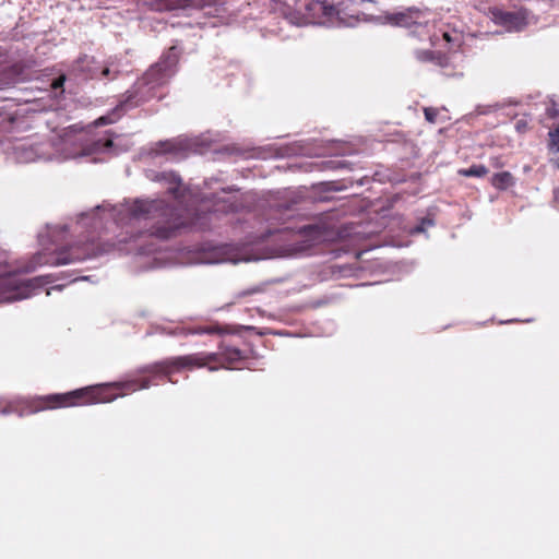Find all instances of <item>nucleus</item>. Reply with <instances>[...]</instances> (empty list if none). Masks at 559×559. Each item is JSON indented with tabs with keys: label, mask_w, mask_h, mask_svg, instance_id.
Here are the masks:
<instances>
[{
	"label": "nucleus",
	"mask_w": 559,
	"mask_h": 559,
	"mask_svg": "<svg viewBox=\"0 0 559 559\" xmlns=\"http://www.w3.org/2000/svg\"><path fill=\"white\" fill-rule=\"evenodd\" d=\"M513 177L509 171L495 174L491 178V185L499 189L504 190L512 185Z\"/></svg>",
	"instance_id": "4468645a"
},
{
	"label": "nucleus",
	"mask_w": 559,
	"mask_h": 559,
	"mask_svg": "<svg viewBox=\"0 0 559 559\" xmlns=\"http://www.w3.org/2000/svg\"><path fill=\"white\" fill-rule=\"evenodd\" d=\"M421 230H423L421 227L416 228V231H421Z\"/></svg>",
	"instance_id": "cd10ccee"
},
{
	"label": "nucleus",
	"mask_w": 559,
	"mask_h": 559,
	"mask_svg": "<svg viewBox=\"0 0 559 559\" xmlns=\"http://www.w3.org/2000/svg\"><path fill=\"white\" fill-rule=\"evenodd\" d=\"M438 114H439L438 109H436V108H432V107L424 108L425 118L430 123H435L437 121Z\"/></svg>",
	"instance_id": "aec40b11"
},
{
	"label": "nucleus",
	"mask_w": 559,
	"mask_h": 559,
	"mask_svg": "<svg viewBox=\"0 0 559 559\" xmlns=\"http://www.w3.org/2000/svg\"><path fill=\"white\" fill-rule=\"evenodd\" d=\"M459 174L464 177H485L488 168L484 165H472L469 168L460 169Z\"/></svg>",
	"instance_id": "f3484780"
},
{
	"label": "nucleus",
	"mask_w": 559,
	"mask_h": 559,
	"mask_svg": "<svg viewBox=\"0 0 559 559\" xmlns=\"http://www.w3.org/2000/svg\"><path fill=\"white\" fill-rule=\"evenodd\" d=\"M214 354L218 356V359L213 362L217 369H237V365L246 359V355L239 348L225 344H221L219 350Z\"/></svg>",
	"instance_id": "1a4fd4ad"
},
{
	"label": "nucleus",
	"mask_w": 559,
	"mask_h": 559,
	"mask_svg": "<svg viewBox=\"0 0 559 559\" xmlns=\"http://www.w3.org/2000/svg\"><path fill=\"white\" fill-rule=\"evenodd\" d=\"M511 15V13H504V21H507V17H510Z\"/></svg>",
	"instance_id": "a878e982"
},
{
	"label": "nucleus",
	"mask_w": 559,
	"mask_h": 559,
	"mask_svg": "<svg viewBox=\"0 0 559 559\" xmlns=\"http://www.w3.org/2000/svg\"><path fill=\"white\" fill-rule=\"evenodd\" d=\"M114 142L111 139L98 140L94 143L95 148H110Z\"/></svg>",
	"instance_id": "4be33fe9"
},
{
	"label": "nucleus",
	"mask_w": 559,
	"mask_h": 559,
	"mask_svg": "<svg viewBox=\"0 0 559 559\" xmlns=\"http://www.w3.org/2000/svg\"><path fill=\"white\" fill-rule=\"evenodd\" d=\"M300 234L308 242L306 247H311L325 241L330 235V230L324 225H308L300 229Z\"/></svg>",
	"instance_id": "9b49d317"
},
{
	"label": "nucleus",
	"mask_w": 559,
	"mask_h": 559,
	"mask_svg": "<svg viewBox=\"0 0 559 559\" xmlns=\"http://www.w3.org/2000/svg\"><path fill=\"white\" fill-rule=\"evenodd\" d=\"M183 334H222L224 330L217 324L199 325L192 329L182 330Z\"/></svg>",
	"instance_id": "2eb2a0df"
},
{
	"label": "nucleus",
	"mask_w": 559,
	"mask_h": 559,
	"mask_svg": "<svg viewBox=\"0 0 559 559\" xmlns=\"http://www.w3.org/2000/svg\"><path fill=\"white\" fill-rule=\"evenodd\" d=\"M179 50L176 46L169 47L159 60L150 67L143 76L127 92L124 100L120 103L122 109L140 106L155 97V90L167 84L176 74L179 63Z\"/></svg>",
	"instance_id": "7ed1b4c3"
},
{
	"label": "nucleus",
	"mask_w": 559,
	"mask_h": 559,
	"mask_svg": "<svg viewBox=\"0 0 559 559\" xmlns=\"http://www.w3.org/2000/svg\"><path fill=\"white\" fill-rule=\"evenodd\" d=\"M156 180L165 182L168 188L167 192L176 200H181L185 197V189L182 188L181 178L174 171H163L156 175Z\"/></svg>",
	"instance_id": "9d476101"
},
{
	"label": "nucleus",
	"mask_w": 559,
	"mask_h": 559,
	"mask_svg": "<svg viewBox=\"0 0 559 559\" xmlns=\"http://www.w3.org/2000/svg\"><path fill=\"white\" fill-rule=\"evenodd\" d=\"M218 359L215 354L199 352L185 356L166 358L144 368V372L152 376H164L173 382L171 374L182 370H193L195 368L207 367L211 371L217 370L213 362Z\"/></svg>",
	"instance_id": "20e7f679"
},
{
	"label": "nucleus",
	"mask_w": 559,
	"mask_h": 559,
	"mask_svg": "<svg viewBox=\"0 0 559 559\" xmlns=\"http://www.w3.org/2000/svg\"><path fill=\"white\" fill-rule=\"evenodd\" d=\"M417 59L421 62H431L438 68L445 78H461L463 76L462 68L453 63L451 58L439 51L433 50H419L417 51Z\"/></svg>",
	"instance_id": "423d86ee"
},
{
	"label": "nucleus",
	"mask_w": 559,
	"mask_h": 559,
	"mask_svg": "<svg viewBox=\"0 0 559 559\" xmlns=\"http://www.w3.org/2000/svg\"><path fill=\"white\" fill-rule=\"evenodd\" d=\"M313 7H320V9H325V5L323 2H320V1H317V2H312L310 4V9H312Z\"/></svg>",
	"instance_id": "b1692460"
},
{
	"label": "nucleus",
	"mask_w": 559,
	"mask_h": 559,
	"mask_svg": "<svg viewBox=\"0 0 559 559\" xmlns=\"http://www.w3.org/2000/svg\"><path fill=\"white\" fill-rule=\"evenodd\" d=\"M151 385L148 377H141L122 382L85 386L66 393L15 397L19 404V416H28L46 411L109 403L129 392L147 389Z\"/></svg>",
	"instance_id": "f03ea898"
},
{
	"label": "nucleus",
	"mask_w": 559,
	"mask_h": 559,
	"mask_svg": "<svg viewBox=\"0 0 559 559\" xmlns=\"http://www.w3.org/2000/svg\"><path fill=\"white\" fill-rule=\"evenodd\" d=\"M76 260H80V257H72L67 252H60L56 259V264H69Z\"/></svg>",
	"instance_id": "6ab92c4d"
},
{
	"label": "nucleus",
	"mask_w": 559,
	"mask_h": 559,
	"mask_svg": "<svg viewBox=\"0 0 559 559\" xmlns=\"http://www.w3.org/2000/svg\"><path fill=\"white\" fill-rule=\"evenodd\" d=\"M19 404L16 403V399H12L5 401L4 403L0 402V414L1 415H10L16 414L19 416Z\"/></svg>",
	"instance_id": "a211bd4d"
},
{
	"label": "nucleus",
	"mask_w": 559,
	"mask_h": 559,
	"mask_svg": "<svg viewBox=\"0 0 559 559\" xmlns=\"http://www.w3.org/2000/svg\"><path fill=\"white\" fill-rule=\"evenodd\" d=\"M99 121H100L102 123H105V122H106L104 117H100V118H99Z\"/></svg>",
	"instance_id": "bb28decb"
},
{
	"label": "nucleus",
	"mask_w": 559,
	"mask_h": 559,
	"mask_svg": "<svg viewBox=\"0 0 559 559\" xmlns=\"http://www.w3.org/2000/svg\"><path fill=\"white\" fill-rule=\"evenodd\" d=\"M443 40L449 45V48H459L462 44L463 36L455 29L444 31L442 33Z\"/></svg>",
	"instance_id": "dca6fc26"
},
{
	"label": "nucleus",
	"mask_w": 559,
	"mask_h": 559,
	"mask_svg": "<svg viewBox=\"0 0 559 559\" xmlns=\"http://www.w3.org/2000/svg\"><path fill=\"white\" fill-rule=\"evenodd\" d=\"M417 59L421 62H431L438 68L445 78H461L463 76L462 68L453 63L451 58L439 51L433 50H419L417 51Z\"/></svg>",
	"instance_id": "39448f33"
},
{
	"label": "nucleus",
	"mask_w": 559,
	"mask_h": 559,
	"mask_svg": "<svg viewBox=\"0 0 559 559\" xmlns=\"http://www.w3.org/2000/svg\"><path fill=\"white\" fill-rule=\"evenodd\" d=\"M224 210L226 211H233L234 210V204H228V206H224Z\"/></svg>",
	"instance_id": "393cba45"
},
{
	"label": "nucleus",
	"mask_w": 559,
	"mask_h": 559,
	"mask_svg": "<svg viewBox=\"0 0 559 559\" xmlns=\"http://www.w3.org/2000/svg\"><path fill=\"white\" fill-rule=\"evenodd\" d=\"M29 287L31 283L19 284L15 277L0 276V302L27 298Z\"/></svg>",
	"instance_id": "0eeeda50"
},
{
	"label": "nucleus",
	"mask_w": 559,
	"mask_h": 559,
	"mask_svg": "<svg viewBox=\"0 0 559 559\" xmlns=\"http://www.w3.org/2000/svg\"><path fill=\"white\" fill-rule=\"evenodd\" d=\"M114 219L124 229L119 238V242L123 243L136 242L145 237L168 240L186 228L174 206L162 199L124 200L114 207Z\"/></svg>",
	"instance_id": "f257e3e1"
},
{
	"label": "nucleus",
	"mask_w": 559,
	"mask_h": 559,
	"mask_svg": "<svg viewBox=\"0 0 559 559\" xmlns=\"http://www.w3.org/2000/svg\"><path fill=\"white\" fill-rule=\"evenodd\" d=\"M99 70V62L94 57L87 55H83L74 60L70 69L72 74L85 80L98 79Z\"/></svg>",
	"instance_id": "6e6552de"
},
{
	"label": "nucleus",
	"mask_w": 559,
	"mask_h": 559,
	"mask_svg": "<svg viewBox=\"0 0 559 559\" xmlns=\"http://www.w3.org/2000/svg\"><path fill=\"white\" fill-rule=\"evenodd\" d=\"M109 75H110L109 67H107V66L102 67L100 66V70H99V73H98V79H100V78L110 79Z\"/></svg>",
	"instance_id": "5701e85b"
},
{
	"label": "nucleus",
	"mask_w": 559,
	"mask_h": 559,
	"mask_svg": "<svg viewBox=\"0 0 559 559\" xmlns=\"http://www.w3.org/2000/svg\"><path fill=\"white\" fill-rule=\"evenodd\" d=\"M215 0H171L165 4L167 10H202L206 7L213 5Z\"/></svg>",
	"instance_id": "f8f14e48"
},
{
	"label": "nucleus",
	"mask_w": 559,
	"mask_h": 559,
	"mask_svg": "<svg viewBox=\"0 0 559 559\" xmlns=\"http://www.w3.org/2000/svg\"><path fill=\"white\" fill-rule=\"evenodd\" d=\"M64 82H66V75L62 74L60 76H58L57 79H55L51 83V88L55 90V91H60V94H63L64 90H63V85H64Z\"/></svg>",
	"instance_id": "412c9836"
},
{
	"label": "nucleus",
	"mask_w": 559,
	"mask_h": 559,
	"mask_svg": "<svg viewBox=\"0 0 559 559\" xmlns=\"http://www.w3.org/2000/svg\"><path fill=\"white\" fill-rule=\"evenodd\" d=\"M418 9H407L405 11L395 12L391 15V21L399 26H409L419 17Z\"/></svg>",
	"instance_id": "ddd939ff"
}]
</instances>
